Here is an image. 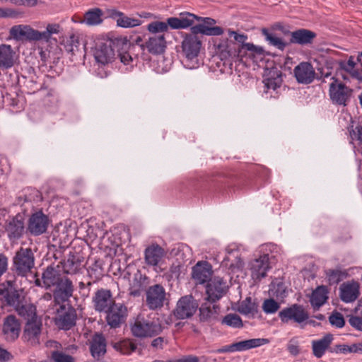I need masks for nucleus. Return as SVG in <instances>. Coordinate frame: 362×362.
I'll return each instance as SVG.
<instances>
[{
    "mask_svg": "<svg viewBox=\"0 0 362 362\" xmlns=\"http://www.w3.org/2000/svg\"><path fill=\"white\" fill-rule=\"evenodd\" d=\"M195 21L200 22V23L192 25L190 30L193 34L218 36L223 33V29L221 27L214 26L216 21L211 18H203L197 16Z\"/></svg>",
    "mask_w": 362,
    "mask_h": 362,
    "instance_id": "obj_7",
    "label": "nucleus"
},
{
    "mask_svg": "<svg viewBox=\"0 0 362 362\" xmlns=\"http://www.w3.org/2000/svg\"><path fill=\"white\" fill-rule=\"evenodd\" d=\"M282 80L280 77L269 78L265 81V87L267 89L276 90L281 85Z\"/></svg>",
    "mask_w": 362,
    "mask_h": 362,
    "instance_id": "obj_58",
    "label": "nucleus"
},
{
    "mask_svg": "<svg viewBox=\"0 0 362 362\" xmlns=\"http://www.w3.org/2000/svg\"><path fill=\"white\" fill-rule=\"evenodd\" d=\"M221 322L234 328H241L243 326L240 317L237 314H228L223 318Z\"/></svg>",
    "mask_w": 362,
    "mask_h": 362,
    "instance_id": "obj_46",
    "label": "nucleus"
},
{
    "mask_svg": "<svg viewBox=\"0 0 362 362\" xmlns=\"http://www.w3.org/2000/svg\"><path fill=\"white\" fill-rule=\"evenodd\" d=\"M11 354L4 349L0 347V361H8L11 358Z\"/></svg>",
    "mask_w": 362,
    "mask_h": 362,
    "instance_id": "obj_64",
    "label": "nucleus"
},
{
    "mask_svg": "<svg viewBox=\"0 0 362 362\" xmlns=\"http://www.w3.org/2000/svg\"><path fill=\"white\" fill-rule=\"evenodd\" d=\"M329 321L332 326H334L337 328H341L345 324L342 314L338 312L333 313L329 317Z\"/></svg>",
    "mask_w": 362,
    "mask_h": 362,
    "instance_id": "obj_51",
    "label": "nucleus"
},
{
    "mask_svg": "<svg viewBox=\"0 0 362 362\" xmlns=\"http://www.w3.org/2000/svg\"><path fill=\"white\" fill-rule=\"evenodd\" d=\"M279 317L281 321L285 324L290 322L302 324L308 320L309 313L302 305L293 304L282 309L279 313Z\"/></svg>",
    "mask_w": 362,
    "mask_h": 362,
    "instance_id": "obj_5",
    "label": "nucleus"
},
{
    "mask_svg": "<svg viewBox=\"0 0 362 362\" xmlns=\"http://www.w3.org/2000/svg\"><path fill=\"white\" fill-rule=\"evenodd\" d=\"M118 56L121 62L125 65H129L133 62L132 57L127 52H120Z\"/></svg>",
    "mask_w": 362,
    "mask_h": 362,
    "instance_id": "obj_62",
    "label": "nucleus"
},
{
    "mask_svg": "<svg viewBox=\"0 0 362 362\" xmlns=\"http://www.w3.org/2000/svg\"><path fill=\"white\" fill-rule=\"evenodd\" d=\"M132 334L138 338L153 337L163 331V327L158 319L150 320L138 316L131 325Z\"/></svg>",
    "mask_w": 362,
    "mask_h": 362,
    "instance_id": "obj_2",
    "label": "nucleus"
},
{
    "mask_svg": "<svg viewBox=\"0 0 362 362\" xmlns=\"http://www.w3.org/2000/svg\"><path fill=\"white\" fill-rule=\"evenodd\" d=\"M42 327L40 319L33 320V322H26L22 336L23 339L32 346L40 344Z\"/></svg>",
    "mask_w": 362,
    "mask_h": 362,
    "instance_id": "obj_11",
    "label": "nucleus"
},
{
    "mask_svg": "<svg viewBox=\"0 0 362 362\" xmlns=\"http://www.w3.org/2000/svg\"><path fill=\"white\" fill-rule=\"evenodd\" d=\"M49 218L42 211L33 214L29 220L28 230L34 235L44 233L47 228Z\"/></svg>",
    "mask_w": 362,
    "mask_h": 362,
    "instance_id": "obj_21",
    "label": "nucleus"
},
{
    "mask_svg": "<svg viewBox=\"0 0 362 362\" xmlns=\"http://www.w3.org/2000/svg\"><path fill=\"white\" fill-rule=\"evenodd\" d=\"M61 30L58 23H49L44 31L35 30L29 25L20 24L12 26L8 33L9 37L16 41L49 42L52 35L59 34Z\"/></svg>",
    "mask_w": 362,
    "mask_h": 362,
    "instance_id": "obj_1",
    "label": "nucleus"
},
{
    "mask_svg": "<svg viewBox=\"0 0 362 362\" xmlns=\"http://www.w3.org/2000/svg\"><path fill=\"white\" fill-rule=\"evenodd\" d=\"M175 362H199V358L194 355H187L176 360Z\"/></svg>",
    "mask_w": 362,
    "mask_h": 362,
    "instance_id": "obj_63",
    "label": "nucleus"
},
{
    "mask_svg": "<svg viewBox=\"0 0 362 362\" xmlns=\"http://www.w3.org/2000/svg\"><path fill=\"white\" fill-rule=\"evenodd\" d=\"M147 30L151 34L159 35L168 32V25L163 21H153L147 26Z\"/></svg>",
    "mask_w": 362,
    "mask_h": 362,
    "instance_id": "obj_45",
    "label": "nucleus"
},
{
    "mask_svg": "<svg viewBox=\"0 0 362 362\" xmlns=\"http://www.w3.org/2000/svg\"><path fill=\"white\" fill-rule=\"evenodd\" d=\"M317 35L308 29H298L291 33L290 43L305 45L311 44Z\"/></svg>",
    "mask_w": 362,
    "mask_h": 362,
    "instance_id": "obj_29",
    "label": "nucleus"
},
{
    "mask_svg": "<svg viewBox=\"0 0 362 362\" xmlns=\"http://www.w3.org/2000/svg\"><path fill=\"white\" fill-rule=\"evenodd\" d=\"M340 298L344 303L355 301L359 296V284L356 281L344 283L340 286Z\"/></svg>",
    "mask_w": 362,
    "mask_h": 362,
    "instance_id": "obj_26",
    "label": "nucleus"
},
{
    "mask_svg": "<svg viewBox=\"0 0 362 362\" xmlns=\"http://www.w3.org/2000/svg\"><path fill=\"white\" fill-rule=\"evenodd\" d=\"M217 49L222 60L227 59L229 57H235L236 55L235 51L230 48V45L228 44V40L224 44L218 45Z\"/></svg>",
    "mask_w": 362,
    "mask_h": 362,
    "instance_id": "obj_48",
    "label": "nucleus"
},
{
    "mask_svg": "<svg viewBox=\"0 0 362 362\" xmlns=\"http://www.w3.org/2000/svg\"><path fill=\"white\" fill-rule=\"evenodd\" d=\"M269 343V339L257 338L233 343L235 351H243L252 348L261 346Z\"/></svg>",
    "mask_w": 362,
    "mask_h": 362,
    "instance_id": "obj_34",
    "label": "nucleus"
},
{
    "mask_svg": "<svg viewBox=\"0 0 362 362\" xmlns=\"http://www.w3.org/2000/svg\"><path fill=\"white\" fill-rule=\"evenodd\" d=\"M147 280L148 278L146 275L142 274L139 269H136L133 279L129 281V294L133 296H140L148 284Z\"/></svg>",
    "mask_w": 362,
    "mask_h": 362,
    "instance_id": "obj_30",
    "label": "nucleus"
},
{
    "mask_svg": "<svg viewBox=\"0 0 362 362\" xmlns=\"http://www.w3.org/2000/svg\"><path fill=\"white\" fill-rule=\"evenodd\" d=\"M166 252L161 246L153 243L144 250V262L150 267H157L163 260Z\"/></svg>",
    "mask_w": 362,
    "mask_h": 362,
    "instance_id": "obj_15",
    "label": "nucleus"
},
{
    "mask_svg": "<svg viewBox=\"0 0 362 362\" xmlns=\"http://www.w3.org/2000/svg\"><path fill=\"white\" fill-rule=\"evenodd\" d=\"M356 63L354 61V57L351 56L348 61L340 62L339 67L341 69L349 73L352 77L358 78L361 76V74L358 70L355 69Z\"/></svg>",
    "mask_w": 362,
    "mask_h": 362,
    "instance_id": "obj_44",
    "label": "nucleus"
},
{
    "mask_svg": "<svg viewBox=\"0 0 362 362\" xmlns=\"http://www.w3.org/2000/svg\"><path fill=\"white\" fill-rule=\"evenodd\" d=\"M198 306L197 300L192 296H185L181 297L177 301L173 314L177 319H187L194 315L197 310Z\"/></svg>",
    "mask_w": 362,
    "mask_h": 362,
    "instance_id": "obj_6",
    "label": "nucleus"
},
{
    "mask_svg": "<svg viewBox=\"0 0 362 362\" xmlns=\"http://www.w3.org/2000/svg\"><path fill=\"white\" fill-rule=\"evenodd\" d=\"M106 321L111 328H117L124 323L127 316V309L122 303L113 304L107 311Z\"/></svg>",
    "mask_w": 362,
    "mask_h": 362,
    "instance_id": "obj_9",
    "label": "nucleus"
},
{
    "mask_svg": "<svg viewBox=\"0 0 362 362\" xmlns=\"http://www.w3.org/2000/svg\"><path fill=\"white\" fill-rule=\"evenodd\" d=\"M329 284H337L346 279L348 274L345 270L341 269H327L325 272Z\"/></svg>",
    "mask_w": 362,
    "mask_h": 362,
    "instance_id": "obj_41",
    "label": "nucleus"
},
{
    "mask_svg": "<svg viewBox=\"0 0 362 362\" xmlns=\"http://www.w3.org/2000/svg\"><path fill=\"white\" fill-rule=\"evenodd\" d=\"M349 324L354 328L362 331V319L358 316H350Z\"/></svg>",
    "mask_w": 362,
    "mask_h": 362,
    "instance_id": "obj_59",
    "label": "nucleus"
},
{
    "mask_svg": "<svg viewBox=\"0 0 362 362\" xmlns=\"http://www.w3.org/2000/svg\"><path fill=\"white\" fill-rule=\"evenodd\" d=\"M257 305L252 302L251 298H246L239 305L238 311L243 315L254 316L257 313Z\"/></svg>",
    "mask_w": 362,
    "mask_h": 362,
    "instance_id": "obj_42",
    "label": "nucleus"
},
{
    "mask_svg": "<svg viewBox=\"0 0 362 362\" xmlns=\"http://www.w3.org/2000/svg\"><path fill=\"white\" fill-rule=\"evenodd\" d=\"M141 48H146L149 53L155 55L163 53L166 48L165 35L159 34L149 37L145 44L141 45Z\"/></svg>",
    "mask_w": 362,
    "mask_h": 362,
    "instance_id": "obj_24",
    "label": "nucleus"
},
{
    "mask_svg": "<svg viewBox=\"0 0 362 362\" xmlns=\"http://www.w3.org/2000/svg\"><path fill=\"white\" fill-rule=\"evenodd\" d=\"M78 40L72 36L69 40H67L65 45V49L68 53L75 54V53L78 50Z\"/></svg>",
    "mask_w": 362,
    "mask_h": 362,
    "instance_id": "obj_54",
    "label": "nucleus"
},
{
    "mask_svg": "<svg viewBox=\"0 0 362 362\" xmlns=\"http://www.w3.org/2000/svg\"><path fill=\"white\" fill-rule=\"evenodd\" d=\"M165 298V289L159 284L150 286L146 291V305L151 310L163 307Z\"/></svg>",
    "mask_w": 362,
    "mask_h": 362,
    "instance_id": "obj_12",
    "label": "nucleus"
},
{
    "mask_svg": "<svg viewBox=\"0 0 362 362\" xmlns=\"http://www.w3.org/2000/svg\"><path fill=\"white\" fill-rule=\"evenodd\" d=\"M211 301L203 303L199 308V320L202 322H212L216 320L219 312V308L212 305Z\"/></svg>",
    "mask_w": 362,
    "mask_h": 362,
    "instance_id": "obj_31",
    "label": "nucleus"
},
{
    "mask_svg": "<svg viewBox=\"0 0 362 362\" xmlns=\"http://www.w3.org/2000/svg\"><path fill=\"white\" fill-rule=\"evenodd\" d=\"M329 84V96L333 103L346 106L352 95V89L342 83H339L335 77L331 78Z\"/></svg>",
    "mask_w": 362,
    "mask_h": 362,
    "instance_id": "obj_4",
    "label": "nucleus"
},
{
    "mask_svg": "<svg viewBox=\"0 0 362 362\" xmlns=\"http://www.w3.org/2000/svg\"><path fill=\"white\" fill-rule=\"evenodd\" d=\"M332 352L341 354L353 353L352 344H337L333 347Z\"/></svg>",
    "mask_w": 362,
    "mask_h": 362,
    "instance_id": "obj_57",
    "label": "nucleus"
},
{
    "mask_svg": "<svg viewBox=\"0 0 362 362\" xmlns=\"http://www.w3.org/2000/svg\"><path fill=\"white\" fill-rule=\"evenodd\" d=\"M82 260L79 256L71 255L63 263L64 272L68 274H74L81 269Z\"/></svg>",
    "mask_w": 362,
    "mask_h": 362,
    "instance_id": "obj_37",
    "label": "nucleus"
},
{
    "mask_svg": "<svg viewBox=\"0 0 362 362\" xmlns=\"http://www.w3.org/2000/svg\"><path fill=\"white\" fill-rule=\"evenodd\" d=\"M327 293L328 291L325 286H318L315 291H313L310 298V303L312 306L315 309H318L325 304L328 298Z\"/></svg>",
    "mask_w": 362,
    "mask_h": 362,
    "instance_id": "obj_36",
    "label": "nucleus"
},
{
    "mask_svg": "<svg viewBox=\"0 0 362 362\" xmlns=\"http://www.w3.org/2000/svg\"><path fill=\"white\" fill-rule=\"evenodd\" d=\"M228 35L230 37H233L236 42L242 43L243 45L245 44V40L247 39V35L244 34H239L237 32L230 30H228Z\"/></svg>",
    "mask_w": 362,
    "mask_h": 362,
    "instance_id": "obj_60",
    "label": "nucleus"
},
{
    "mask_svg": "<svg viewBox=\"0 0 362 362\" xmlns=\"http://www.w3.org/2000/svg\"><path fill=\"white\" fill-rule=\"evenodd\" d=\"M268 254L261 255L251 262V276L253 280L260 281L267 276V272L271 269Z\"/></svg>",
    "mask_w": 362,
    "mask_h": 362,
    "instance_id": "obj_16",
    "label": "nucleus"
},
{
    "mask_svg": "<svg viewBox=\"0 0 362 362\" xmlns=\"http://www.w3.org/2000/svg\"><path fill=\"white\" fill-rule=\"evenodd\" d=\"M8 258L4 254H0V277L7 271Z\"/></svg>",
    "mask_w": 362,
    "mask_h": 362,
    "instance_id": "obj_61",
    "label": "nucleus"
},
{
    "mask_svg": "<svg viewBox=\"0 0 362 362\" xmlns=\"http://www.w3.org/2000/svg\"><path fill=\"white\" fill-rule=\"evenodd\" d=\"M93 302L95 310L98 312L107 311L116 303L112 297L110 290L101 288L98 290L93 298Z\"/></svg>",
    "mask_w": 362,
    "mask_h": 362,
    "instance_id": "obj_20",
    "label": "nucleus"
},
{
    "mask_svg": "<svg viewBox=\"0 0 362 362\" xmlns=\"http://www.w3.org/2000/svg\"><path fill=\"white\" fill-rule=\"evenodd\" d=\"M74 291V287L72 281L67 278L64 276L57 284L53 291L54 301L60 305L67 301L72 296Z\"/></svg>",
    "mask_w": 362,
    "mask_h": 362,
    "instance_id": "obj_10",
    "label": "nucleus"
},
{
    "mask_svg": "<svg viewBox=\"0 0 362 362\" xmlns=\"http://www.w3.org/2000/svg\"><path fill=\"white\" fill-rule=\"evenodd\" d=\"M23 16V13L11 8L0 7V18H18Z\"/></svg>",
    "mask_w": 362,
    "mask_h": 362,
    "instance_id": "obj_50",
    "label": "nucleus"
},
{
    "mask_svg": "<svg viewBox=\"0 0 362 362\" xmlns=\"http://www.w3.org/2000/svg\"><path fill=\"white\" fill-rule=\"evenodd\" d=\"M64 276L60 270L53 267H47L42 275L43 286L47 289L55 287Z\"/></svg>",
    "mask_w": 362,
    "mask_h": 362,
    "instance_id": "obj_28",
    "label": "nucleus"
},
{
    "mask_svg": "<svg viewBox=\"0 0 362 362\" xmlns=\"http://www.w3.org/2000/svg\"><path fill=\"white\" fill-rule=\"evenodd\" d=\"M212 274V267L208 262H198L192 267V278L196 284H204L211 279Z\"/></svg>",
    "mask_w": 362,
    "mask_h": 362,
    "instance_id": "obj_14",
    "label": "nucleus"
},
{
    "mask_svg": "<svg viewBox=\"0 0 362 362\" xmlns=\"http://www.w3.org/2000/svg\"><path fill=\"white\" fill-rule=\"evenodd\" d=\"M16 54L10 45H0V68L9 69L16 63Z\"/></svg>",
    "mask_w": 362,
    "mask_h": 362,
    "instance_id": "obj_27",
    "label": "nucleus"
},
{
    "mask_svg": "<svg viewBox=\"0 0 362 362\" xmlns=\"http://www.w3.org/2000/svg\"><path fill=\"white\" fill-rule=\"evenodd\" d=\"M197 35L192 33L187 34L182 41V51L188 59H193L199 53L202 42Z\"/></svg>",
    "mask_w": 362,
    "mask_h": 362,
    "instance_id": "obj_22",
    "label": "nucleus"
},
{
    "mask_svg": "<svg viewBox=\"0 0 362 362\" xmlns=\"http://www.w3.org/2000/svg\"><path fill=\"white\" fill-rule=\"evenodd\" d=\"M287 349L293 356H297L299 354V343L296 337H293L289 340L287 344Z\"/></svg>",
    "mask_w": 362,
    "mask_h": 362,
    "instance_id": "obj_55",
    "label": "nucleus"
},
{
    "mask_svg": "<svg viewBox=\"0 0 362 362\" xmlns=\"http://www.w3.org/2000/svg\"><path fill=\"white\" fill-rule=\"evenodd\" d=\"M21 324L16 316L8 315L4 320L3 333L7 341H13L19 336Z\"/></svg>",
    "mask_w": 362,
    "mask_h": 362,
    "instance_id": "obj_23",
    "label": "nucleus"
},
{
    "mask_svg": "<svg viewBox=\"0 0 362 362\" xmlns=\"http://www.w3.org/2000/svg\"><path fill=\"white\" fill-rule=\"evenodd\" d=\"M141 20L138 18H129L124 13L122 16L117 18V24L122 28H133L141 25Z\"/></svg>",
    "mask_w": 362,
    "mask_h": 362,
    "instance_id": "obj_47",
    "label": "nucleus"
},
{
    "mask_svg": "<svg viewBox=\"0 0 362 362\" xmlns=\"http://www.w3.org/2000/svg\"><path fill=\"white\" fill-rule=\"evenodd\" d=\"M103 12L100 8L88 11L84 16V22L88 25H96L102 23Z\"/></svg>",
    "mask_w": 362,
    "mask_h": 362,
    "instance_id": "obj_40",
    "label": "nucleus"
},
{
    "mask_svg": "<svg viewBox=\"0 0 362 362\" xmlns=\"http://www.w3.org/2000/svg\"><path fill=\"white\" fill-rule=\"evenodd\" d=\"M196 18L197 15L189 12L180 13L179 17L168 18L165 22L168 25V30L169 28L174 30H179L192 27Z\"/></svg>",
    "mask_w": 362,
    "mask_h": 362,
    "instance_id": "obj_19",
    "label": "nucleus"
},
{
    "mask_svg": "<svg viewBox=\"0 0 362 362\" xmlns=\"http://www.w3.org/2000/svg\"><path fill=\"white\" fill-rule=\"evenodd\" d=\"M0 296H3L8 305L15 309L23 303L19 291L13 288L10 281L0 284Z\"/></svg>",
    "mask_w": 362,
    "mask_h": 362,
    "instance_id": "obj_18",
    "label": "nucleus"
},
{
    "mask_svg": "<svg viewBox=\"0 0 362 362\" xmlns=\"http://www.w3.org/2000/svg\"><path fill=\"white\" fill-rule=\"evenodd\" d=\"M294 76L298 83L310 84L315 78L316 74L312 64L309 62H301L293 69Z\"/></svg>",
    "mask_w": 362,
    "mask_h": 362,
    "instance_id": "obj_17",
    "label": "nucleus"
},
{
    "mask_svg": "<svg viewBox=\"0 0 362 362\" xmlns=\"http://www.w3.org/2000/svg\"><path fill=\"white\" fill-rule=\"evenodd\" d=\"M90 353L94 358H99L106 353V341L102 334H95L90 341Z\"/></svg>",
    "mask_w": 362,
    "mask_h": 362,
    "instance_id": "obj_32",
    "label": "nucleus"
},
{
    "mask_svg": "<svg viewBox=\"0 0 362 362\" xmlns=\"http://www.w3.org/2000/svg\"><path fill=\"white\" fill-rule=\"evenodd\" d=\"M226 288V283L222 278L218 276L214 277L212 280L211 279L206 285V300L214 303L225 294Z\"/></svg>",
    "mask_w": 362,
    "mask_h": 362,
    "instance_id": "obj_13",
    "label": "nucleus"
},
{
    "mask_svg": "<svg viewBox=\"0 0 362 362\" xmlns=\"http://www.w3.org/2000/svg\"><path fill=\"white\" fill-rule=\"evenodd\" d=\"M115 56V51L110 45V42L97 45L94 51V57L97 62L101 64H107L112 62Z\"/></svg>",
    "mask_w": 362,
    "mask_h": 362,
    "instance_id": "obj_25",
    "label": "nucleus"
},
{
    "mask_svg": "<svg viewBox=\"0 0 362 362\" xmlns=\"http://www.w3.org/2000/svg\"><path fill=\"white\" fill-rule=\"evenodd\" d=\"M16 311L23 317L27 322L39 320L36 314V307L32 303H22Z\"/></svg>",
    "mask_w": 362,
    "mask_h": 362,
    "instance_id": "obj_35",
    "label": "nucleus"
},
{
    "mask_svg": "<svg viewBox=\"0 0 362 362\" xmlns=\"http://www.w3.org/2000/svg\"><path fill=\"white\" fill-rule=\"evenodd\" d=\"M262 33L270 45L276 47L280 50H284V48L288 45V43L285 42L281 37L270 33L265 28L262 29Z\"/></svg>",
    "mask_w": 362,
    "mask_h": 362,
    "instance_id": "obj_43",
    "label": "nucleus"
},
{
    "mask_svg": "<svg viewBox=\"0 0 362 362\" xmlns=\"http://www.w3.org/2000/svg\"><path fill=\"white\" fill-rule=\"evenodd\" d=\"M34 265L35 257L30 248L21 247L13 257V269L18 276H25Z\"/></svg>",
    "mask_w": 362,
    "mask_h": 362,
    "instance_id": "obj_3",
    "label": "nucleus"
},
{
    "mask_svg": "<svg viewBox=\"0 0 362 362\" xmlns=\"http://www.w3.org/2000/svg\"><path fill=\"white\" fill-rule=\"evenodd\" d=\"M51 358L54 362H74V359L72 356L59 351H52Z\"/></svg>",
    "mask_w": 362,
    "mask_h": 362,
    "instance_id": "obj_52",
    "label": "nucleus"
},
{
    "mask_svg": "<svg viewBox=\"0 0 362 362\" xmlns=\"http://www.w3.org/2000/svg\"><path fill=\"white\" fill-rule=\"evenodd\" d=\"M349 136L351 139V143H353L354 140H358L362 144V125H358L354 129L353 126L348 128Z\"/></svg>",
    "mask_w": 362,
    "mask_h": 362,
    "instance_id": "obj_53",
    "label": "nucleus"
},
{
    "mask_svg": "<svg viewBox=\"0 0 362 362\" xmlns=\"http://www.w3.org/2000/svg\"><path fill=\"white\" fill-rule=\"evenodd\" d=\"M279 308V303L273 298L266 299L262 304V310L267 314L275 313Z\"/></svg>",
    "mask_w": 362,
    "mask_h": 362,
    "instance_id": "obj_49",
    "label": "nucleus"
},
{
    "mask_svg": "<svg viewBox=\"0 0 362 362\" xmlns=\"http://www.w3.org/2000/svg\"><path fill=\"white\" fill-rule=\"evenodd\" d=\"M6 230L10 237L18 238L23 234L24 223L21 220L13 218L8 221L6 226Z\"/></svg>",
    "mask_w": 362,
    "mask_h": 362,
    "instance_id": "obj_38",
    "label": "nucleus"
},
{
    "mask_svg": "<svg viewBox=\"0 0 362 362\" xmlns=\"http://www.w3.org/2000/svg\"><path fill=\"white\" fill-rule=\"evenodd\" d=\"M89 277L93 279V282L99 281L103 276L102 268L98 266L90 267L88 269Z\"/></svg>",
    "mask_w": 362,
    "mask_h": 362,
    "instance_id": "obj_56",
    "label": "nucleus"
},
{
    "mask_svg": "<svg viewBox=\"0 0 362 362\" xmlns=\"http://www.w3.org/2000/svg\"><path fill=\"white\" fill-rule=\"evenodd\" d=\"M332 340V334H327L322 339L313 341L312 349L313 355L317 358H322L330 346Z\"/></svg>",
    "mask_w": 362,
    "mask_h": 362,
    "instance_id": "obj_33",
    "label": "nucleus"
},
{
    "mask_svg": "<svg viewBox=\"0 0 362 362\" xmlns=\"http://www.w3.org/2000/svg\"><path fill=\"white\" fill-rule=\"evenodd\" d=\"M57 315L54 317L55 325L62 329L69 330L76 324V310L71 308H66L61 305L57 310Z\"/></svg>",
    "mask_w": 362,
    "mask_h": 362,
    "instance_id": "obj_8",
    "label": "nucleus"
},
{
    "mask_svg": "<svg viewBox=\"0 0 362 362\" xmlns=\"http://www.w3.org/2000/svg\"><path fill=\"white\" fill-rule=\"evenodd\" d=\"M113 347L122 354L129 355L137 349V344L131 339H124L114 344Z\"/></svg>",
    "mask_w": 362,
    "mask_h": 362,
    "instance_id": "obj_39",
    "label": "nucleus"
}]
</instances>
